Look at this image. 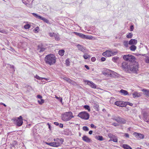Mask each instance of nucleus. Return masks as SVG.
Masks as SVG:
<instances>
[{
  "label": "nucleus",
  "mask_w": 149,
  "mask_h": 149,
  "mask_svg": "<svg viewBox=\"0 0 149 149\" xmlns=\"http://www.w3.org/2000/svg\"><path fill=\"white\" fill-rule=\"evenodd\" d=\"M56 59L54 55L50 54L46 56L45 58V61L47 64L51 65H54L56 63Z\"/></svg>",
  "instance_id": "obj_1"
},
{
  "label": "nucleus",
  "mask_w": 149,
  "mask_h": 149,
  "mask_svg": "<svg viewBox=\"0 0 149 149\" xmlns=\"http://www.w3.org/2000/svg\"><path fill=\"white\" fill-rule=\"evenodd\" d=\"M73 117L72 113L71 112H65L62 115V120L65 121H68Z\"/></svg>",
  "instance_id": "obj_2"
},
{
  "label": "nucleus",
  "mask_w": 149,
  "mask_h": 149,
  "mask_svg": "<svg viewBox=\"0 0 149 149\" xmlns=\"http://www.w3.org/2000/svg\"><path fill=\"white\" fill-rule=\"evenodd\" d=\"M54 141H55L53 142V147H58L61 146L64 141L63 139L57 138L54 139Z\"/></svg>",
  "instance_id": "obj_3"
},
{
  "label": "nucleus",
  "mask_w": 149,
  "mask_h": 149,
  "mask_svg": "<svg viewBox=\"0 0 149 149\" xmlns=\"http://www.w3.org/2000/svg\"><path fill=\"white\" fill-rule=\"evenodd\" d=\"M78 116L85 120H88L89 118V114L86 111H83L80 113Z\"/></svg>",
  "instance_id": "obj_4"
},
{
  "label": "nucleus",
  "mask_w": 149,
  "mask_h": 149,
  "mask_svg": "<svg viewBox=\"0 0 149 149\" xmlns=\"http://www.w3.org/2000/svg\"><path fill=\"white\" fill-rule=\"evenodd\" d=\"M13 120L16 123V124L17 126H20L22 125L23 122L22 116H20L18 117L15 118L13 119Z\"/></svg>",
  "instance_id": "obj_5"
},
{
  "label": "nucleus",
  "mask_w": 149,
  "mask_h": 149,
  "mask_svg": "<svg viewBox=\"0 0 149 149\" xmlns=\"http://www.w3.org/2000/svg\"><path fill=\"white\" fill-rule=\"evenodd\" d=\"M123 58L126 61L130 62H133L134 61L135 57L132 55L128 54L127 55H124Z\"/></svg>",
  "instance_id": "obj_6"
},
{
  "label": "nucleus",
  "mask_w": 149,
  "mask_h": 149,
  "mask_svg": "<svg viewBox=\"0 0 149 149\" xmlns=\"http://www.w3.org/2000/svg\"><path fill=\"white\" fill-rule=\"evenodd\" d=\"M130 70L132 72L134 73H137V72L138 70V65L137 64H134L130 65Z\"/></svg>",
  "instance_id": "obj_7"
},
{
  "label": "nucleus",
  "mask_w": 149,
  "mask_h": 149,
  "mask_svg": "<svg viewBox=\"0 0 149 149\" xmlns=\"http://www.w3.org/2000/svg\"><path fill=\"white\" fill-rule=\"evenodd\" d=\"M32 14L33 15V16H34L36 18L38 19H41L44 22H46L47 23H49V20L47 19L42 17L41 16L38 15L37 14L35 13H32Z\"/></svg>",
  "instance_id": "obj_8"
},
{
  "label": "nucleus",
  "mask_w": 149,
  "mask_h": 149,
  "mask_svg": "<svg viewBox=\"0 0 149 149\" xmlns=\"http://www.w3.org/2000/svg\"><path fill=\"white\" fill-rule=\"evenodd\" d=\"M33 0H22L23 3L27 7L31 8Z\"/></svg>",
  "instance_id": "obj_9"
},
{
  "label": "nucleus",
  "mask_w": 149,
  "mask_h": 149,
  "mask_svg": "<svg viewBox=\"0 0 149 149\" xmlns=\"http://www.w3.org/2000/svg\"><path fill=\"white\" fill-rule=\"evenodd\" d=\"M133 135L138 139H143L144 138V135L141 133L137 132H134Z\"/></svg>",
  "instance_id": "obj_10"
},
{
  "label": "nucleus",
  "mask_w": 149,
  "mask_h": 149,
  "mask_svg": "<svg viewBox=\"0 0 149 149\" xmlns=\"http://www.w3.org/2000/svg\"><path fill=\"white\" fill-rule=\"evenodd\" d=\"M116 121L118 123L122 124H125L126 122V120L118 116H117V118L116 119Z\"/></svg>",
  "instance_id": "obj_11"
},
{
  "label": "nucleus",
  "mask_w": 149,
  "mask_h": 149,
  "mask_svg": "<svg viewBox=\"0 0 149 149\" xmlns=\"http://www.w3.org/2000/svg\"><path fill=\"white\" fill-rule=\"evenodd\" d=\"M85 82H86L87 84L90 86L91 88H96V85L93 82L89 81L88 80H86L85 81Z\"/></svg>",
  "instance_id": "obj_12"
},
{
  "label": "nucleus",
  "mask_w": 149,
  "mask_h": 149,
  "mask_svg": "<svg viewBox=\"0 0 149 149\" xmlns=\"http://www.w3.org/2000/svg\"><path fill=\"white\" fill-rule=\"evenodd\" d=\"M78 49L81 51L83 53L86 52V49L85 47L80 45H78L77 46Z\"/></svg>",
  "instance_id": "obj_13"
},
{
  "label": "nucleus",
  "mask_w": 149,
  "mask_h": 149,
  "mask_svg": "<svg viewBox=\"0 0 149 149\" xmlns=\"http://www.w3.org/2000/svg\"><path fill=\"white\" fill-rule=\"evenodd\" d=\"M143 119L145 121L149 123V116L147 113L144 112L143 114Z\"/></svg>",
  "instance_id": "obj_14"
},
{
  "label": "nucleus",
  "mask_w": 149,
  "mask_h": 149,
  "mask_svg": "<svg viewBox=\"0 0 149 149\" xmlns=\"http://www.w3.org/2000/svg\"><path fill=\"white\" fill-rule=\"evenodd\" d=\"M111 51L107 50L104 52L102 54V55L105 57H109L111 56Z\"/></svg>",
  "instance_id": "obj_15"
},
{
  "label": "nucleus",
  "mask_w": 149,
  "mask_h": 149,
  "mask_svg": "<svg viewBox=\"0 0 149 149\" xmlns=\"http://www.w3.org/2000/svg\"><path fill=\"white\" fill-rule=\"evenodd\" d=\"M130 66L127 62H124L122 64V67L124 69H128L130 67Z\"/></svg>",
  "instance_id": "obj_16"
},
{
  "label": "nucleus",
  "mask_w": 149,
  "mask_h": 149,
  "mask_svg": "<svg viewBox=\"0 0 149 149\" xmlns=\"http://www.w3.org/2000/svg\"><path fill=\"white\" fill-rule=\"evenodd\" d=\"M110 70L109 69H106L105 71H103L102 73L104 75L108 77L110 76Z\"/></svg>",
  "instance_id": "obj_17"
},
{
  "label": "nucleus",
  "mask_w": 149,
  "mask_h": 149,
  "mask_svg": "<svg viewBox=\"0 0 149 149\" xmlns=\"http://www.w3.org/2000/svg\"><path fill=\"white\" fill-rule=\"evenodd\" d=\"M137 41L135 39H132L129 42V44L130 45H135L137 44Z\"/></svg>",
  "instance_id": "obj_18"
},
{
  "label": "nucleus",
  "mask_w": 149,
  "mask_h": 149,
  "mask_svg": "<svg viewBox=\"0 0 149 149\" xmlns=\"http://www.w3.org/2000/svg\"><path fill=\"white\" fill-rule=\"evenodd\" d=\"M110 76L113 77H118V74L116 72L110 70Z\"/></svg>",
  "instance_id": "obj_19"
},
{
  "label": "nucleus",
  "mask_w": 149,
  "mask_h": 149,
  "mask_svg": "<svg viewBox=\"0 0 149 149\" xmlns=\"http://www.w3.org/2000/svg\"><path fill=\"white\" fill-rule=\"evenodd\" d=\"M82 140L86 142H89L91 141V139L86 135L84 136L82 138Z\"/></svg>",
  "instance_id": "obj_20"
},
{
  "label": "nucleus",
  "mask_w": 149,
  "mask_h": 149,
  "mask_svg": "<svg viewBox=\"0 0 149 149\" xmlns=\"http://www.w3.org/2000/svg\"><path fill=\"white\" fill-rule=\"evenodd\" d=\"M119 92L121 93L122 95H128V92L126 90L123 89H121L120 91Z\"/></svg>",
  "instance_id": "obj_21"
},
{
  "label": "nucleus",
  "mask_w": 149,
  "mask_h": 149,
  "mask_svg": "<svg viewBox=\"0 0 149 149\" xmlns=\"http://www.w3.org/2000/svg\"><path fill=\"white\" fill-rule=\"evenodd\" d=\"M133 97L134 98L139 97L141 96L140 93L136 92H135L132 94Z\"/></svg>",
  "instance_id": "obj_22"
},
{
  "label": "nucleus",
  "mask_w": 149,
  "mask_h": 149,
  "mask_svg": "<svg viewBox=\"0 0 149 149\" xmlns=\"http://www.w3.org/2000/svg\"><path fill=\"white\" fill-rule=\"evenodd\" d=\"M123 102L121 101H118L115 102L114 104L118 106L122 107L123 106Z\"/></svg>",
  "instance_id": "obj_23"
},
{
  "label": "nucleus",
  "mask_w": 149,
  "mask_h": 149,
  "mask_svg": "<svg viewBox=\"0 0 149 149\" xmlns=\"http://www.w3.org/2000/svg\"><path fill=\"white\" fill-rule=\"evenodd\" d=\"M63 79L67 82L70 84L73 83L74 81H73L71 80L70 78L68 77H64Z\"/></svg>",
  "instance_id": "obj_24"
},
{
  "label": "nucleus",
  "mask_w": 149,
  "mask_h": 149,
  "mask_svg": "<svg viewBox=\"0 0 149 149\" xmlns=\"http://www.w3.org/2000/svg\"><path fill=\"white\" fill-rule=\"evenodd\" d=\"M142 91L143 92L144 94L148 96L149 97V90L146 89H143L142 90Z\"/></svg>",
  "instance_id": "obj_25"
},
{
  "label": "nucleus",
  "mask_w": 149,
  "mask_h": 149,
  "mask_svg": "<svg viewBox=\"0 0 149 149\" xmlns=\"http://www.w3.org/2000/svg\"><path fill=\"white\" fill-rule=\"evenodd\" d=\"M74 33L75 34V35L78 36H79L83 38H84V35L81 33H77L76 32H74Z\"/></svg>",
  "instance_id": "obj_26"
},
{
  "label": "nucleus",
  "mask_w": 149,
  "mask_h": 149,
  "mask_svg": "<svg viewBox=\"0 0 149 149\" xmlns=\"http://www.w3.org/2000/svg\"><path fill=\"white\" fill-rule=\"evenodd\" d=\"M123 147L125 149H132L127 144H123Z\"/></svg>",
  "instance_id": "obj_27"
},
{
  "label": "nucleus",
  "mask_w": 149,
  "mask_h": 149,
  "mask_svg": "<svg viewBox=\"0 0 149 149\" xmlns=\"http://www.w3.org/2000/svg\"><path fill=\"white\" fill-rule=\"evenodd\" d=\"M136 48V47L134 45H132L130 47V49L132 51H134Z\"/></svg>",
  "instance_id": "obj_28"
},
{
  "label": "nucleus",
  "mask_w": 149,
  "mask_h": 149,
  "mask_svg": "<svg viewBox=\"0 0 149 149\" xmlns=\"http://www.w3.org/2000/svg\"><path fill=\"white\" fill-rule=\"evenodd\" d=\"M119 60V57H114L113 58L112 60L115 63L118 62Z\"/></svg>",
  "instance_id": "obj_29"
},
{
  "label": "nucleus",
  "mask_w": 149,
  "mask_h": 149,
  "mask_svg": "<svg viewBox=\"0 0 149 149\" xmlns=\"http://www.w3.org/2000/svg\"><path fill=\"white\" fill-rule=\"evenodd\" d=\"M83 38H86L87 39H92L93 38V37L92 36L86 35H84V36Z\"/></svg>",
  "instance_id": "obj_30"
},
{
  "label": "nucleus",
  "mask_w": 149,
  "mask_h": 149,
  "mask_svg": "<svg viewBox=\"0 0 149 149\" xmlns=\"http://www.w3.org/2000/svg\"><path fill=\"white\" fill-rule=\"evenodd\" d=\"M84 53L85 54L83 56V57L85 59H87L88 58H90V56L89 55H88L86 52Z\"/></svg>",
  "instance_id": "obj_31"
},
{
  "label": "nucleus",
  "mask_w": 149,
  "mask_h": 149,
  "mask_svg": "<svg viewBox=\"0 0 149 149\" xmlns=\"http://www.w3.org/2000/svg\"><path fill=\"white\" fill-rule=\"evenodd\" d=\"M96 138L97 140L102 141L103 140V137L101 136H96Z\"/></svg>",
  "instance_id": "obj_32"
},
{
  "label": "nucleus",
  "mask_w": 149,
  "mask_h": 149,
  "mask_svg": "<svg viewBox=\"0 0 149 149\" xmlns=\"http://www.w3.org/2000/svg\"><path fill=\"white\" fill-rule=\"evenodd\" d=\"M65 51L63 50H60L59 51L58 54L61 56H63L64 55Z\"/></svg>",
  "instance_id": "obj_33"
},
{
  "label": "nucleus",
  "mask_w": 149,
  "mask_h": 149,
  "mask_svg": "<svg viewBox=\"0 0 149 149\" xmlns=\"http://www.w3.org/2000/svg\"><path fill=\"white\" fill-rule=\"evenodd\" d=\"M111 140L113 141L114 142H117L118 139L117 138L114 136V137H113L111 139Z\"/></svg>",
  "instance_id": "obj_34"
},
{
  "label": "nucleus",
  "mask_w": 149,
  "mask_h": 149,
  "mask_svg": "<svg viewBox=\"0 0 149 149\" xmlns=\"http://www.w3.org/2000/svg\"><path fill=\"white\" fill-rule=\"evenodd\" d=\"M123 44L124 46L126 47H127L129 44L128 41H125L123 42Z\"/></svg>",
  "instance_id": "obj_35"
},
{
  "label": "nucleus",
  "mask_w": 149,
  "mask_h": 149,
  "mask_svg": "<svg viewBox=\"0 0 149 149\" xmlns=\"http://www.w3.org/2000/svg\"><path fill=\"white\" fill-rule=\"evenodd\" d=\"M55 39L56 40H60L59 36L58 34H55L54 35Z\"/></svg>",
  "instance_id": "obj_36"
},
{
  "label": "nucleus",
  "mask_w": 149,
  "mask_h": 149,
  "mask_svg": "<svg viewBox=\"0 0 149 149\" xmlns=\"http://www.w3.org/2000/svg\"><path fill=\"white\" fill-rule=\"evenodd\" d=\"M84 108L88 110V111H90L91 110L90 108V107L88 105H86L84 106Z\"/></svg>",
  "instance_id": "obj_37"
},
{
  "label": "nucleus",
  "mask_w": 149,
  "mask_h": 149,
  "mask_svg": "<svg viewBox=\"0 0 149 149\" xmlns=\"http://www.w3.org/2000/svg\"><path fill=\"white\" fill-rule=\"evenodd\" d=\"M69 59L68 58L65 61V64L67 66H69L70 65V61H69Z\"/></svg>",
  "instance_id": "obj_38"
},
{
  "label": "nucleus",
  "mask_w": 149,
  "mask_h": 149,
  "mask_svg": "<svg viewBox=\"0 0 149 149\" xmlns=\"http://www.w3.org/2000/svg\"><path fill=\"white\" fill-rule=\"evenodd\" d=\"M133 36V34L132 33H129L128 35H127L126 37L127 38H131Z\"/></svg>",
  "instance_id": "obj_39"
},
{
  "label": "nucleus",
  "mask_w": 149,
  "mask_h": 149,
  "mask_svg": "<svg viewBox=\"0 0 149 149\" xmlns=\"http://www.w3.org/2000/svg\"><path fill=\"white\" fill-rule=\"evenodd\" d=\"M45 49L43 47H41L38 48V50H39V52H42L45 51Z\"/></svg>",
  "instance_id": "obj_40"
},
{
  "label": "nucleus",
  "mask_w": 149,
  "mask_h": 149,
  "mask_svg": "<svg viewBox=\"0 0 149 149\" xmlns=\"http://www.w3.org/2000/svg\"><path fill=\"white\" fill-rule=\"evenodd\" d=\"M83 130L85 131H88L89 130V129L87 126H84L83 127Z\"/></svg>",
  "instance_id": "obj_41"
},
{
  "label": "nucleus",
  "mask_w": 149,
  "mask_h": 149,
  "mask_svg": "<svg viewBox=\"0 0 149 149\" xmlns=\"http://www.w3.org/2000/svg\"><path fill=\"white\" fill-rule=\"evenodd\" d=\"M38 102L40 104H42L44 103V100L43 99H41L40 100H38Z\"/></svg>",
  "instance_id": "obj_42"
},
{
  "label": "nucleus",
  "mask_w": 149,
  "mask_h": 149,
  "mask_svg": "<svg viewBox=\"0 0 149 149\" xmlns=\"http://www.w3.org/2000/svg\"><path fill=\"white\" fill-rule=\"evenodd\" d=\"M35 77L37 79L40 80H42L43 79H44V77H40L38 75H36Z\"/></svg>",
  "instance_id": "obj_43"
},
{
  "label": "nucleus",
  "mask_w": 149,
  "mask_h": 149,
  "mask_svg": "<svg viewBox=\"0 0 149 149\" xmlns=\"http://www.w3.org/2000/svg\"><path fill=\"white\" fill-rule=\"evenodd\" d=\"M118 53V52L117 51L112 52L111 51V55L112 56L116 55V54H117Z\"/></svg>",
  "instance_id": "obj_44"
},
{
  "label": "nucleus",
  "mask_w": 149,
  "mask_h": 149,
  "mask_svg": "<svg viewBox=\"0 0 149 149\" xmlns=\"http://www.w3.org/2000/svg\"><path fill=\"white\" fill-rule=\"evenodd\" d=\"M30 26L29 24H26L24 26V28L25 29H28L30 27Z\"/></svg>",
  "instance_id": "obj_45"
},
{
  "label": "nucleus",
  "mask_w": 149,
  "mask_h": 149,
  "mask_svg": "<svg viewBox=\"0 0 149 149\" xmlns=\"http://www.w3.org/2000/svg\"><path fill=\"white\" fill-rule=\"evenodd\" d=\"M45 143L48 145H49L50 146H53V142H52V143H47V142H46Z\"/></svg>",
  "instance_id": "obj_46"
},
{
  "label": "nucleus",
  "mask_w": 149,
  "mask_h": 149,
  "mask_svg": "<svg viewBox=\"0 0 149 149\" xmlns=\"http://www.w3.org/2000/svg\"><path fill=\"white\" fill-rule=\"evenodd\" d=\"M108 136L110 138L112 139L114 136L111 133H109L108 134Z\"/></svg>",
  "instance_id": "obj_47"
},
{
  "label": "nucleus",
  "mask_w": 149,
  "mask_h": 149,
  "mask_svg": "<svg viewBox=\"0 0 149 149\" xmlns=\"http://www.w3.org/2000/svg\"><path fill=\"white\" fill-rule=\"evenodd\" d=\"M117 118V116H116L115 115L112 116L111 119L116 121V119Z\"/></svg>",
  "instance_id": "obj_48"
},
{
  "label": "nucleus",
  "mask_w": 149,
  "mask_h": 149,
  "mask_svg": "<svg viewBox=\"0 0 149 149\" xmlns=\"http://www.w3.org/2000/svg\"><path fill=\"white\" fill-rule=\"evenodd\" d=\"M124 136L127 138H129V135L128 133H125L124 135Z\"/></svg>",
  "instance_id": "obj_49"
},
{
  "label": "nucleus",
  "mask_w": 149,
  "mask_h": 149,
  "mask_svg": "<svg viewBox=\"0 0 149 149\" xmlns=\"http://www.w3.org/2000/svg\"><path fill=\"white\" fill-rule=\"evenodd\" d=\"M91 127L92 128H94L95 129L96 128V127L93 124H91Z\"/></svg>",
  "instance_id": "obj_50"
},
{
  "label": "nucleus",
  "mask_w": 149,
  "mask_h": 149,
  "mask_svg": "<svg viewBox=\"0 0 149 149\" xmlns=\"http://www.w3.org/2000/svg\"><path fill=\"white\" fill-rule=\"evenodd\" d=\"M145 61L146 63H149V58H146Z\"/></svg>",
  "instance_id": "obj_51"
},
{
  "label": "nucleus",
  "mask_w": 149,
  "mask_h": 149,
  "mask_svg": "<svg viewBox=\"0 0 149 149\" xmlns=\"http://www.w3.org/2000/svg\"><path fill=\"white\" fill-rule=\"evenodd\" d=\"M96 60V58L94 57H93L91 58V61L92 62H94Z\"/></svg>",
  "instance_id": "obj_52"
},
{
  "label": "nucleus",
  "mask_w": 149,
  "mask_h": 149,
  "mask_svg": "<svg viewBox=\"0 0 149 149\" xmlns=\"http://www.w3.org/2000/svg\"><path fill=\"white\" fill-rule=\"evenodd\" d=\"M112 125H114L115 126H118L119 125L118 124L116 123H112Z\"/></svg>",
  "instance_id": "obj_53"
},
{
  "label": "nucleus",
  "mask_w": 149,
  "mask_h": 149,
  "mask_svg": "<svg viewBox=\"0 0 149 149\" xmlns=\"http://www.w3.org/2000/svg\"><path fill=\"white\" fill-rule=\"evenodd\" d=\"M134 29V26L133 25H131L130 27V31H132Z\"/></svg>",
  "instance_id": "obj_54"
},
{
  "label": "nucleus",
  "mask_w": 149,
  "mask_h": 149,
  "mask_svg": "<svg viewBox=\"0 0 149 149\" xmlns=\"http://www.w3.org/2000/svg\"><path fill=\"white\" fill-rule=\"evenodd\" d=\"M49 34L50 36L52 37L53 36L54 34V33H49Z\"/></svg>",
  "instance_id": "obj_55"
},
{
  "label": "nucleus",
  "mask_w": 149,
  "mask_h": 149,
  "mask_svg": "<svg viewBox=\"0 0 149 149\" xmlns=\"http://www.w3.org/2000/svg\"><path fill=\"white\" fill-rule=\"evenodd\" d=\"M127 104H128L129 105H130V106H132L133 105V104L132 103H130L129 102H127Z\"/></svg>",
  "instance_id": "obj_56"
},
{
  "label": "nucleus",
  "mask_w": 149,
  "mask_h": 149,
  "mask_svg": "<svg viewBox=\"0 0 149 149\" xmlns=\"http://www.w3.org/2000/svg\"><path fill=\"white\" fill-rule=\"evenodd\" d=\"M101 60L102 61H104L106 60V58L104 57H102L101 58Z\"/></svg>",
  "instance_id": "obj_57"
},
{
  "label": "nucleus",
  "mask_w": 149,
  "mask_h": 149,
  "mask_svg": "<svg viewBox=\"0 0 149 149\" xmlns=\"http://www.w3.org/2000/svg\"><path fill=\"white\" fill-rule=\"evenodd\" d=\"M37 97L38 98L41 99L42 98V96L40 95H37Z\"/></svg>",
  "instance_id": "obj_58"
},
{
  "label": "nucleus",
  "mask_w": 149,
  "mask_h": 149,
  "mask_svg": "<svg viewBox=\"0 0 149 149\" xmlns=\"http://www.w3.org/2000/svg\"><path fill=\"white\" fill-rule=\"evenodd\" d=\"M39 29V27H36L35 28V29H34V31H37V32H38V29Z\"/></svg>",
  "instance_id": "obj_59"
},
{
  "label": "nucleus",
  "mask_w": 149,
  "mask_h": 149,
  "mask_svg": "<svg viewBox=\"0 0 149 149\" xmlns=\"http://www.w3.org/2000/svg\"><path fill=\"white\" fill-rule=\"evenodd\" d=\"M0 32L2 33H6V31H5L3 30H0Z\"/></svg>",
  "instance_id": "obj_60"
},
{
  "label": "nucleus",
  "mask_w": 149,
  "mask_h": 149,
  "mask_svg": "<svg viewBox=\"0 0 149 149\" xmlns=\"http://www.w3.org/2000/svg\"><path fill=\"white\" fill-rule=\"evenodd\" d=\"M56 98L57 99H60V101L61 102H62V98L61 97H56Z\"/></svg>",
  "instance_id": "obj_61"
},
{
  "label": "nucleus",
  "mask_w": 149,
  "mask_h": 149,
  "mask_svg": "<svg viewBox=\"0 0 149 149\" xmlns=\"http://www.w3.org/2000/svg\"><path fill=\"white\" fill-rule=\"evenodd\" d=\"M85 67L87 69V70H89V67H88V66L87 65H85Z\"/></svg>",
  "instance_id": "obj_62"
},
{
  "label": "nucleus",
  "mask_w": 149,
  "mask_h": 149,
  "mask_svg": "<svg viewBox=\"0 0 149 149\" xmlns=\"http://www.w3.org/2000/svg\"><path fill=\"white\" fill-rule=\"evenodd\" d=\"M59 126L61 128H62L63 127V125L62 124L60 123L59 124Z\"/></svg>",
  "instance_id": "obj_63"
},
{
  "label": "nucleus",
  "mask_w": 149,
  "mask_h": 149,
  "mask_svg": "<svg viewBox=\"0 0 149 149\" xmlns=\"http://www.w3.org/2000/svg\"><path fill=\"white\" fill-rule=\"evenodd\" d=\"M0 105H3L5 107L6 106V105L5 104L2 102H1L0 103Z\"/></svg>",
  "instance_id": "obj_64"
}]
</instances>
